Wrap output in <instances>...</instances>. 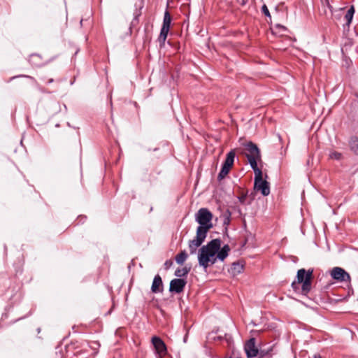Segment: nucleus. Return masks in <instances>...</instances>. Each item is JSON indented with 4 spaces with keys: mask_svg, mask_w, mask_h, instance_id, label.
Returning a JSON list of instances; mask_svg holds the SVG:
<instances>
[{
    "mask_svg": "<svg viewBox=\"0 0 358 358\" xmlns=\"http://www.w3.org/2000/svg\"><path fill=\"white\" fill-rule=\"evenodd\" d=\"M229 250L228 245L221 248L220 239H213L199 250V264L206 270L208 266L215 264L217 259L224 261L228 256Z\"/></svg>",
    "mask_w": 358,
    "mask_h": 358,
    "instance_id": "1",
    "label": "nucleus"
},
{
    "mask_svg": "<svg viewBox=\"0 0 358 358\" xmlns=\"http://www.w3.org/2000/svg\"><path fill=\"white\" fill-rule=\"evenodd\" d=\"M245 157L248 159V163L254 171L260 170L258 168L257 162L262 159L260 150L252 142H248L245 144Z\"/></svg>",
    "mask_w": 358,
    "mask_h": 358,
    "instance_id": "2",
    "label": "nucleus"
},
{
    "mask_svg": "<svg viewBox=\"0 0 358 358\" xmlns=\"http://www.w3.org/2000/svg\"><path fill=\"white\" fill-rule=\"evenodd\" d=\"M207 236L206 228L203 227H198L196 229V237L189 241L188 247L191 255L196 254L198 248H199L203 241H205Z\"/></svg>",
    "mask_w": 358,
    "mask_h": 358,
    "instance_id": "3",
    "label": "nucleus"
},
{
    "mask_svg": "<svg viewBox=\"0 0 358 358\" xmlns=\"http://www.w3.org/2000/svg\"><path fill=\"white\" fill-rule=\"evenodd\" d=\"M207 236L206 228L203 227H198L196 229V237L189 241L188 247L191 255L196 254L198 248H199L203 241H205Z\"/></svg>",
    "mask_w": 358,
    "mask_h": 358,
    "instance_id": "4",
    "label": "nucleus"
},
{
    "mask_svg": "<svg viewBox=\"0 0 358 358\" xmlns=\"http://www.w3.org/2000/svg\"><path fill=\"white\" fill-rule=\"evenodd\" d=\"M207 236L206 228L203 227H198L196 229V237L189 241L188 247L191 255L196 254L198 248H199L203 241H205Z\"/></svg>",
    "mask_w": 358,
    "mask_h": 358,
    "instance_id": "5",
    "label": "nucleus"
},
{
    "mask_svg": "<svg viewBox=\"0 0 358 358\" xmlns=\"http://www.w3.org/2000/svg\"><path fill=\"white\" fill-rule=\"evenodd\" d=\"M207 236L206 228L203 227H198L196 229V237L189 241L188 247L191 255L196 254L198 248H199L203 241H205Z\"/></svg>",
    "mask_w": 358,
    "mask_h": 358,
    "instance_id": "6",
    "label": "nucleus"
},
{
    "mask_svg": "<svg viewBox=\"0 0 358 358\" xmlns=\"http://www.w3.org/2000/svg\"><path fill=\"white\" fill-rule=\"evenodd\" d=\"M213 218L211 212L206 208H202L196 214V221L200 224L199 227L206 228V233L213 227L210 222Z\"/></svg>",
    "mask_w": 358,
    "mask_h": 358,
    "instance_id": "7",
    "label": "nucleus"
},
{
    "mask_svg": "<svg viewBox=\"0 0 358 358\" xmlns=\"http://www.w3.org/2000/svg\"><path fill=\"white\" fill-rule=\"evenodd\" d=\"M312 274L313 270L306 271L304 268L299 269L297 272V280L299 283H302L301 289L304 294L310 290Z\"/></svg>",
    "mask_w": 358,
    "mask_h": 358,
    "instance_id": "8",
    "label": "nucleus"
},
{
    "mask_svg": "<svg viewBox=\"0 0 358 358\" xmlns=\"http://www.w3.org/2000/svg\"><path fill=\"white\" fill-rule=\"evenodd\" d=\"M255 172V184L254 188L257 191H260L262 195L268 196L270 194L269 184L267 181L262 178V170H257Z\"/></svg>",
    "mask_w": 358,
    "mask_h": 358,
    "instance_id": "9",
    "label": "nucleus"
},
{
    "mask_svg": "<svg viewBox=\"0 0 358 358\" xmlns=\"http://www.w3.org/2000/svg\"><path fill=\"white\" fill-rule=\"evenodd\" d=\"M236 152L234 150L227 153L226 159L222 164V169L218 174V179L224 178L229 173L230 169L233 166Z\"/></svg>",
    "mask_w": 358,
    "mask_h": 358,
    "instance_id": "10",
    "label": "nucleus"
},
{
    "mask_svg": "<svg viewBox=\"0 0 358 358\" xmlns=\"http://www.w3.org/2000/svg\"><path fill=\"white\" fill-rule=\"evenodd\" d=\"M171 22V17L168 10H166L164 15L163 24L160 31V34L158 38L160 46L164 45L167 38L168 33L169 31L170 26Z\"/></svg>",
    "mask_w": 358,
    "mask_h": 358,
    "instance_id": "11",
    "label": "nucleus"
},
{
    "mask_svg": "<svg viewBox=\"0 0 358 358\" xmlns=\"http://www.w3.org/2000/svg\"><path fill=\"white\" fill-rule=\"evenodd\" d=\"M244 350L248 358H253L257 356L259 350L256 346L255 338H250L244 345Z\"/></svg>",
    "mask_w": 358,
    "mask_h": 358,
    "instance_id": "12",
    "label": "nucleus"
},
{
    "mask_svg": "<svg viewBox=\"0 0 358 358\" xmlns=\"http://www.w3.org/2000/svg\"><path fill=\"white\" fill-rule=\"evenodd\" d=\"M333 279L340 282H348L350 280V275L341 267H334L331 271Z\"/></svg>",
    "mask_w": 358,
    "mask_h": 358,
    "instance_id": "13",
    "label": "nucleus"
},
{
    "mask_svg": "<svg viewBox=\"0 0 358 358\" xmlns=\"http://www.w3.org/2000/svg\"><path fill=\"white\" fill-rule=\"evenodd\" d=\"M152 343L155 348L156 353L159 357H164L166 354V346L164 342L157 336L152 338Z\"/></svg>",
    "mask_w": 358,
    "mask_h": 358,
    "instance_id": "14",
    "label": "nucleus"
},
{
    "mask_svg": "<svg viewBox=\"0 0 358 358\" xmlns=\"http://www.w3.org/2000/svg\"><path fill=\"white\" fill-rule=\"evenodd\" d=\"M187 282L181 278H175L170 282L169 291L180 293L183 291Z\"/></svg>",
    "mask_w": 358,
    "mask_h": 358,
    "instance_id": "15",
    "label": "nucleus"
},
{
    "mask_svg": "<svg viewBox=\"0 0 358 358\" xmlns=\"http://www.w3.org/2000/svg\"><path fill=\"white\" fill-rule=\"evenodd\" d=\"M151 290L153 293H159L162 291V280L159 275H156L155 276Z\"/></svg>",
    "mask_w": 358,
    "mask_h": 358,
    "instance_id": "16",
    "label": "nucleus"
},
{
    "mask_svg": "<svg viewBox=\"0 0 358 358\" xmlns=\"http://www.w3.org/2000/svg\"><path fill=\"white\" fill-rule=\"evenodd\" d=\"M243 271V265L239 262H234L232 264L229 272L232 275H237L242 273Z\"/></svg>",
    "mask_w": 358,
    "mask_h": 358,
    "instance_id": "17",
    "label": "nucleus"
},
{
    "mask_svg": "<svg viewBox=\"0 0 358 358\" xmlns=\"http://www.w3.org/2000/svg\"><path fill=\"white\" fill-rule=\"evenodd\" d=\"M272 33L277 36H282L287 31V28L281 24H275L272 28Z\"/></svg>",
    "mask_w": 358,
    "mask_h": 358,
    "instance_id": "18",
    "label": "nucleus"
},
{
    "mask_svg": "<svg viewBox=\"0 0 358 358\" xmlns=\"http://www.w3.org/2000/svg\"><path fill=\"white\" fill-rule=\"evenodd\" d=\"M355 13V8L353 6H351L350 8L347 10L345 15V20L346 21V25L349 26L351 23L353 15Z\"/></svg>",
    "mask_w": 358,
    "mask_h": 358,
    "instance_id": "19",
    "label": "nucleus"
},
{
    "mask_svg": "<svg viewBox=\"0 0 358 358\" xmlns=\"http://www.w3.org/2000/svg\"><path fill=\"white\" fill-rule=\"evenodd\" d=\"M187 257L188 255L187 252H185V250H183L176 256L175 259L177 264L182 265L187 259Z\"/></svg>",
    "mask_w": 358,
    "mask_h": 358,
    "instance_id": "20",
    "label": "nucleus"
},
{
    "mask_svg": "<svg viewBox=\"0 0 358 358\" xmlns=\"http://www.w3.org/2000/svg\"><path fill=\"white\" fill-rule=\"evenodd\" d=\"M350 145L352 151H353L356 155H358V138H352L350 141Z\"/></svg>",
    "mask_w": 358,
    "mask_h": 358,
    "instance_id": "21",
    "label": "nucleus"
},
{
    "mask_svg": "<svg viewBox=\"0 0 358 358\" xmlns=\"http://www.w3.org/2000/svg\"><path fill=\"white\" fill-rule=\"evenodd\" d=\"M189 272V268H187V267H184L182 268H178L175 271V275L179 278L185 276L188 274Z\"/></svg>",
    "mask_w": 358,
    "mask_h": 358,
    "instance_id": "22",
    "label": "nucleus"
},
{
    "mask_svg": "<svg viewBox=\"0 0 358 358\" xmlns=\"http://www.w3.org/2000/svg\"><path fill=\"white\" fill-rule=\"evenodd\" d=\"M230 217H231V213L229 210H227L223 215V223L225 225H227L229 224L230 222Z\"/></svg>",
    "mask_w": 358,
    "mask_h": 358,
    "instance_id": "23",
    "label": "nucleus"
},
{
    "mask_svg": "<svg viewBox=\"0 0 358 358\" xmlns=\"http://www.w3.org/2000/svg\"><path fill=\"white\" fill-rule=\"evenodd\" d=\"M341 153L336 151H331L329 152V157L332 159L339 160L341 159Z\"/></svg>",
    "mask_w": 358,
    "mask_h": 358,
    "instance_id": "24",
    "label": "nucleus"
},
{
    "mask_svg": "<svg viewBox=\"0 0 358 358\" xmlns=\"http://www.w3.org/2000/svg\"><path fill=\"white\" fill-rule=\"evenodd\" d=\"M39 59V56L38 55H31L30 57V62L34 65H38V60Z\"/></svg>",
    "mask_w": 358,
    "mask_h": 358,
    "instance_id": "25",
    "label": "nucleus"
},
{
    "mask_svg": "<svg viewBox=\"0 0 358 358\" xmlns=\"http://www.w3.org/2000/svg\"><path fill=\"white\" fill-rule=\"evenodd\" d=\"M262 13L267 17H271V15H270V13H269V10L267 8V6L264 4L262 6Z\"/></svg>",
    "mask_w": 358,
    "mask_h": 358,
    "instance_id": "26",
    "label": "nucleus"
},
{
    "mask_svg": "<svg viewBox=\"0 0 358 358\" xmlns=\"http://www.w3.org/2000/svg\"><path fill=\"white\" fill-rule=\"evenodd\" d=\"M172 265H173L172 260L168 259L164 263V268H165V269H169L172 266Z\"/></svg>",
    "mask_w": 358,
    "mask_h": 358,
    "instance_id": "27",
    "label": "nucleus"
},
{
    "mask_svg": "<svg viewBox=\"0 0 358 358\" xmlns=\"http://www.w3.org/2000/svg\"><path fill=\"white\" fill-rule=\"evenodd\" d=\"M236 3L239 5L243 6L245 4L247 0H236Z\"/></svg>",
    "mask_w": 358,
    "mask_h": 358,
    "instance_id": "28",
    "label": "nucleus"
},
{
    "mask_svg": "<svg viewBox=\"0 0 358 358\" xmlns=\"http://www.w3.org/2000/svg\"><path fill=\"white\" fill-rule=\"evenodd\" d=\"M313 358H321V356L320 355L317 354V355H314Z\"/></svg>",
    "mask_w": 358,
    "mask_h": 358,
    "instance_id": "29",
    "label": "nucleus"
},
{
    "mask_svg": "<svg viewBox=\"0 0 358 358\" xmlns=\"http://www.w3.org/2000/svg\"><path fill=\"white\" fill-rule=\"evenodd\" d=\"M138 16V15H137L135 17L134 20H137Z\"/></svg>",
    "mask_w": 358,
    "mask_h": 358,
    "instance_id": "30",
    "label": "nucleus"
},
{
    "mask_svg": "<svg viewBox=\"0 0 358 358\" xmlns=\"http://www.w3.org/2000/svg\"><path fill=\"white\" fill-rule=\"evenodd\" d=\"M52 81H53V80H52V79H50V80H49V83H52Z\"/></svg>",
    "mask_w": 358,
    "mask_h": 358,
    "instance_id": "31",
    "label": "nucleus"
},
{
    "mask_svg": "<svg viewBox=\"0 0 358 358\" xmlns=\"http://www.w3.org/2000/svg\"><path fill=\"white\" fill-rule=\"evenodd\" d=\"M243 199H244V198H243V197L240 198V200H241V201H242V200H243Z\"/></svg>",
    "mask_w": 358,
    "mask_h": 358,
    "instance_id": "32",
    "label": "nucleus"
}]
</instances>
